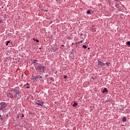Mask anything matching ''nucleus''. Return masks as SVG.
<instances>
[{
	"label": "nucleus",
	"instance_id": "obj_1",
	"mask_svg": "<svg viewBox=\"0 0 130 130\" xmlns=\"http://www.w3.org/2000/svg\"><path fill=\"white\" fill-rule=\"evenodd\" d=\"M35 69L39 73H44V69H45V67L38 63L36 64Z\"/></svg>",
	"mask_w": 130,
	"mask_h": 130
},
{
	"label": "nucleus",
	"instance_id": "obj_2",
	"mask_svg": "<svg viewBox=\"0 0 130 130\" xmlns=\"http://www.w3.org/2000/svg\"><path fill=\"white\" fill-rule=\"evenodd\" d=\"M8 107V104L6 102H2L0 103V110H2L3 112H6L7 111V107Z\"/></svg>",
	"mask_w": 130,
	"mask_h": 130
},
{
	"label": "nucleus",
	"instance_id": "obj_3",
	"mask_svg": "<svg viewBox=\"0 0 130 130\" xmlns=\"http://www.w3.org/2000/svg\"><path fill=\"white\" fill-rule=\"evenodd\" d=\"M11 92H15L16 93L15 96L17 97L18 95L21 93V91H20V87H16L15 88H11Z\"/></svg>",
	"mask_w": 130,
	"mask_h": 130
},
{
	"label": "nucleus",
	"instance_id": "obj_4",
	"mask_svg": "<svg viewBox=\"0 0 130 130\" xmlns=\"http://www.w3.org/2000/svg\"><path fill=\"white\" fill-rule=\"evenodd\" d=\"M98 66L99 68H102L103 67H104L105 66V63H104L103 62L101 61H98Z\"/></svg>",
	"mask_w": 130,
	"mask_h": 130
},
{
	"label": "nucleus",
	"instance_id": "obj_5",
	"mask_svg": "<svg viewBox=\"0 0 130 130\" xmlns=\"http://www.w3.org/2000/svg\"><path fill=\"white\" fill-rule=\"evenodd\" d=\"M34 82H37L38 80H40V75H37L36 77H34L32 79Z\"/></svg>",
	"mask_w": 130,
	"mask_h": 130
},
{
	"label": "nucleus",
	"instance_id": "obj_6",
	"mask_svg": "<svg viewBox=\"0 0 130 130\" xmlns=\"http://www.w3.org/2000/svg\"><path fill=\"white\" fill-rule=\"evenodd\" d=\"M52 49L53 50H54V51H56L58 50V48H57L56 47H52Z\"/></svg>",
	"mask_w": 130,
	"mask_h": 130
},
{
	"label": "nucleus",
	"instance_id": "obj_7",
	"mask_svg": "<svg viewBox=\"0 0 130 130\" xmlns=\"http://www.w3.org/2000/svg\"><path fill=\"white\" fill-rule=\"evenodd\" d=\"M106 92H108L107 88H105L104 90L102 91V93H106Z\"/></svg>",
	"mask_w": 130,
	"mask_h": 130
},
{
	"label": "nucleus",
	"instance_id": "obj_8",
	"mask_svg": "<svg viewBox=\"0 0 130 130\" xmlns=\"http://www.w3.org/2000/svg\"><path fill=\"white\" fill-rule=\"evenodd\" d=\"M78 106V103H74L73 105V107H76V106Z\"/></svg>",
	"mask_w": 130,
	"mask_h": 130
},
{
	"label": "nucleus",
	"instance_id": "obj_9",
	"mask_svg": "<svg viewBox=\"0 0 130 130\" xmlns=\"http://www.w3.org/2000/svg\"><path fill=\"white\" fill-rule=\"evenodd\" d=\"M122 121H126V117L125 116L123 117Z\"/></svg>",
	"mask_w": 130,
	"mask_h": 130
},
{
	"label": "nucleus",
	"instance_id": "obj_10",
	"mask_svg": "<svg viewBox=\"0 0 130 130\" xmlns=\"http://www.w3.org/2000/svg\"><path fill=\"white\" fill-rule=\"evenodd\" d=\"M86 13L87 15H89V14H91V11L90 10H87Z\"/></svg>",
	"mask_w": 130,
	"mask_h": 130
},
{
	"label": "nucleus",
	"instance_id": "obj_11",
	"mask_svg": "<svg viewBox=\"0 0 130 130\" xmlns=\"http://www.w3.org/2000/svg\"><path fill=\"white\" fill-rule=\"evenodd\" d=\"M9 43H10V41L6 42V45L7 46H8V45H9Z\"/></svg>",
	"mask_w": 130,
	"mask_h": 130
},
{
	"label": "nucleus",
	"instance_id": "obj_12",
	"mask_svg": "<svg viewBox=\"0 0 130 130\" xmlns=\"http://www.w3.org/2000/svg\"><path fill=\"white\" fill-rule=\"evenodd\" d=\"M40 103V101H37L36 102V104H37L39 106Z\"/></svg>",
	"mask_w": 130,
	"mask_h": 130
},
{
	"label": "nucleus",
	"instance_id": "obj_13",
	"mask_svg": "<svg viewBox=\"0 0 130 130\" xmlns=\"http://www.w3.org/2000/svg\"><path fill=\"white\" fill-rule=\"evenodd\" d=\"M83 48H84V49H86L87 48V46L86 45H83L82 46Z\"/></svg>",
	"mask_w": 130,
	"mask_h": 130
},
{
	"label": "nucleus",
	"instance_id": "obj_14",
	"mask_svg": "<svg viewBox=\"0 0 130 130\" xmlns=\"http://www.w3.org/2000/svg\"><path fill=\"white\" fill-rule=\"evenodd\" d=\"M39 105H40V106H42L43 105V103L40 102V104H39Z\"/></svg>",
	"mask_w": 130,
	"mask_h": 130
},
{
	"label": "nucleus",
	"instance_id": "obj_15",
	"mask_svg": "<svg viewBox=\"0 0 130 130\" xmlns=\"http://www.w3.org/2000/svg\"><path fill=\"white\" fill-rule=\"evenodd\" d=\"M37 62V60H34L33 62H32V63H36Z\"/></svg>",
	"mask_w": 130,
	"mask_h": 130
},
{
	"label": "nucleus",
	"instance_id": "obj_16",
	"mask_svg": "<svg viewBox=\"0 0 130 130\" xmlns=\"http://www.w3.org/2000/svg\"><path fill=\"white\" fill-rule=\"evenodd\" d=\"M109 64H110V62H106V65L107 66V67H108L109 66Z\"/></svg>",
	"mask_w": 130,
	"mask_h": 130
},
{
	"label": "nucleus",
	"instance_id": "obj_17",
	"mask_svg": "<svg viewBox=\"0 0 130 130\" xmlns=\"http://www.w3.org/2000/svg\"><path fill=\"white\" fill-rule=\"evenodd\" d=\"M50 79L51 80V81H52V82H54V79H53V78L51 77L50 78Z\"/></svg>",
	"mask_w": 130,
	"mask_h": 130
},
{
	"label": "nucleus",
	"instance_id": "obj_18",
	"mask_svg": "<svg viewBox=\"0 0 130 130\" xmlns=\"http://www.w3.org/2000/svg\"><path fill=\"white\" fill-rule=\"evenodd\" d=\"M127 45H128L129 46H130V42H127Z\"/></svg>",
	"mask_w": 130,
	"mask_h": 130
},
{
	"label": "nucleus",
	"instance_id": "obj_19",
	"mask_svg": "<svg viewBox=\"0 0 130 130\" xmlns=\"http://www.w3.org/2000/svg\"><path fill=\"white\" fill-rule=\"evenodd\" d=\"M0 117H1L0 118L1 120H3L4 119L2 117V115H0Z\"/></svg>",
	"mask_w": 130,
	"mask_h": 130
},
{
	"label": "nucleus",
	"instance_id": "obj_20",
	"mask_svg": "<svg viewBox=\"0 0 130 130\" xmlns=\"http://www.w3.org/2000/svg\"><path fill=\"white\" fill-rule=\"evenodd\" d=\"M36 42H37L38 43L39 42V40H38V39H36Z\"/></svg>",
	"mask_w": 130,
	"mask_h": 130
},
{
	"label": "nucleus",
	"instance_id": "obj_21",
	"mask_svg": "<svg viewBox=\"0 0 130 130\" xmlns=\"http://www.w3.org/2000/svg\"><path fill=\"white\" fill-rule=\"evenodd\" d=\"M67 78H68V76L66 75L64 76V79H67Z\"/></svg>",
	"mask_w": 130,
	"mask_h": 130
},
{
	"label": "nucleus",
	"instance_id": "obj_22",
	"mask_svg": "<svg viewBox=\"0 0 130 130\" xmlns=\"http://www.w3.org/2000/svg\"><path fill=\"white\" fill-rule=\"evenodd\" d=\"M83 41H84V39H83V40H82L80 41L81 43H83Z\"/></svg>",
	"mask_w": 130,
	"mask_h": 130
},
{
	"label": "nucleus",
	"instance_id": "obj_23",
	"mask_svg": "<svg viewBox=\"0 0 130 130\" xmlns=\"http://www.w3.org/2000/svg\"><path fill=\"white\" fill-rule=\"evenodd\" d=\"M1 23H3V20H0V24Z\"/></svg>",
	"mask_w": 130,
	"mask_h": 130
},
{
	"label": "nucleus",
	"instance_id": "obj_24",
	"mask_svg": "<svg viewBox=\"0 0 130 130\" xmlns=\"http://www.w3.org/2000/svg\"><path fill=\"white\" fill-rule=\"evenodd\" d=\"M26 89H30V86H27Z\"/></svg>",
	"mask_w": 130,
	"mask_h": 130
},
{
	"label": "nucleus",
	"instance_id": "obj_25",
	"mask_svg": "<svg viewBox=\"0 0 130 130\" xmlns=\"http://www.w3.org/2000/svg\"><path fill=\"white\" fill-rule=\"evenodd\" d=\"M33 40H34V41H36V39L34 38V39H33Z\"/></svg>",
	"mask_w": 130,
	"mask_h": 130
},
{
	"label": "nucleus",
	"instance_id": "obj_26",
	"mask_svg": "<svg viewBox=\"0 0 130 130\" xmlns=\"http://www.w3.org/2000/svg\"><path fill=\"white\" fill-rule=\"evenodd\" d=\"M21 117H24V114H22Z\"/></svg>",
	"mask_w": 130,
	"mask_h": 130
},
{
	"label": "nucleus",
	"instance_id": "obj_27",
	"mask_svg": "<svg viewBox=\"0 0 130 130\" xmlns=\"http://www.w3.org/2000/svg\"><path fill=\"white\" fill-rule=\"evenodd\" d=\"M10 98H11V99H13V95H12V96H10Z\"/></svg>",
	"mask_w": 130,
	"mask_h": 130
},
{
	"label": "nucleus",
	"instance_id": "obj_28",
	"mask_svg": "<svg viewBox=\"0 0 130 130\" xmlns=\"http://www.w3.org/2000/svg\"><path fill=\"white\" fill-rule=\"evenodd\" d=\"M40 79H42V76H40Z\"/></svg>",
	"mask_w": 130,
	"mask_h": 130
},
{
	"label": "nucleus",
	"instance_id": "obj_29",
	"mask_svg": "<svg viewBox=\"0 0 130 130\" xmlns=\"http://www.w3.org/2000/svg\"><path fill=\"white\" fill-rule=\"evenodd\" d=\"M87 49H88V50H90V47H88V48H87Z\"/></svg>",
	"mask_w": 130,
	"mask_h": 130
},
{
	"label": "nucleus",
	"instance_id": "obj_30",
	"mask_svg": "<svg viewBox=\"0 0 130 130\" xmlns=\"http://www.w3.org/2000/svg\"><path fill=\"white\" fill-rule=\"evenodd\" d=\"M61 46L63 47V46H64V45H61Z\"/></svg>",
	"mask_w": 130,
	"mask_h": 130
},
{
	"label": "nucleus",
	"instance_id": "obj_31",
	"mask_svg": "<svg viewBox=\"0 0 130 130\" xmlns=\"http://www.w3.org/2000/svg\"><path fill=\"white\" fill-rule=\"evenodd\" d=\"M26 85L28 86L29 85V83H27Z\"/></svg>",
	"mask_w": 130,
	"mask_h": 130
},
{
	"label": "nucleus",
	"instance_id": "obj_32",
	"mask_svg": "<svg viewBox=\"0 0 130 130\" xmlns=\"http://www.w3.org/2000/svg\"><path fill=\"white\" fill-rule=\"evenodd\" d=\"M82 35H83V34H81L80 35V36H82Z\"/></svg>",
	"mask_w": 130,
	"mask_h": 130
},
{
	"label": "nucleus",
	"instance_id": "obj_33",
	"mask_svg": "<svg viewBox=\"0 0 130 130\" xmlns=\"http://www.w3.org/2000/svg\"><path fill=\"white\" fill-rule=\"evenodd\" d=\"M39 49H41V48H39Z\"/></svg>",
	"mask_w": 130,
	"mask_h": 130
},
{
	"label": "nucleus",
	"instance_id": "obj_34",
	"mask_svg": "<svg viewBox=\"0 0 130 130\" xmlns=\"http://www.w3.org/2000/svg\"><path fill=\"white\" fill-rule=\"evenodd\" d=\"M74 44V43H72V45Z\"/></svg>",
	"mask_w": 130,
	"mask_h": 130
},
{
	"label": "nucleus",
	"instance_id": "obj_35",
	"mask_svg": "<svg viewBox=\"0 0 130 130\" xmlns=\"http://www.w3.org/2000/svg\"><path fill=\"white\" fill-rule=\"evenodd\" d=\"M94 25H92V27H94Z\"/></svg>",
	"mask_w": 130,
	"mask_h": 130
},
{
	"label": "nucleus",
	"instance_id": "obj_36",
	"mask_svg": "<svg viewBox=\"0 0 130 130\" xmlns=\"http://www.w3.org/2000/svg\"><path fill=\"white\" fill-rule=\"evenodd\" d=\"M46 12H47V10H46Z\"/></svg>",
	"mask_w": 130,
	"mask_h": 130
}]
</instances>
